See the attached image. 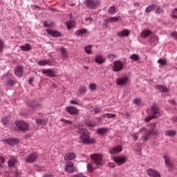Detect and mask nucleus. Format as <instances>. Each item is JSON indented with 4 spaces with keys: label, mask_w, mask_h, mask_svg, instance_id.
<instances>
[{
    "label": "nucleus",
    "mask_w": 177,
    "mask_h": 177,
    "mask_svg": "<svg viewBox=\"0 0 177 177\" xmlns=\"http://www.w3.org/2000/svg\"><path fill=\"white\" fill-rule=\"evenodd\" d=\"M156 8L157 5L156 4L149 5L146 8L145 12L150 13V12H153V10H154V9H156Z\"/></svg>",
    "instance_id": "obj_27"
},
{
    "label": "nucleus",
    "mask_w": 177,
    "mask_h": 177,
    "mask_svg": "<svg viewBox=\"0 0 177 177\" xmlns=\"http://www.w3.org/2000/svg\"><path fill=\"white\" fill-rule=\"evenodd\" d=\"M46 32L48 35H51V37H62V33L59 31L47 30Z\"/></svg>",
    "instance_id": "obj_21"
},
{
    "label": "nucleus",
    "mask_w": 177,
    "mask_h": 177,
    "mask_svg": "<svg viewBox=\"0 0 177 177\" xmlns=\"http://www.w3.org/2000/svg\"><path fill=\"white\" fill-rule=\"evenodd\" d=\"M86 125L87 127H91V128H93V127H95L96 126V123L93 122L92 121H87L86 122Z\"/></svg>",
    "instance_id": "obj_43"
},
{
    "label": "nucleus",
    "mask_w": 177,
    "mask_h": 177,
    "mask_svg": "<svg viewBox=\"0 0 177 177\" xmlns=\"http://www.w3.org/2000/svg\"><path fill=\"white\" fill-rule=\"evenodd\" d=\"M15 125H17V128H19V131H27L28 128H30V126L27 122L20 120L15 122Z\"/></svg>",
    "instance_id": "obj_7"
},
{
    "label": "nucleus",
    "mask_w": 177,
    "mask_h": 177,
    "mask_svg": "<svg viewBox=\"0 0 177 177\" xmlns=\"http://www.w3.org/2000/svg\"><path fill=\"white\" fill-rule=\"evenodd\" d=\"M61 55L63 59H67L68 57V54L67 53V49L64 47L60 48Z\"/></svg>",
    "instance_id": "obj_26"
},
{
    "label": "nucleus",
    "mask_w": 177,
    "mask_h": 177,
    "mask_svg": "<svg viewBox=\"0 0 177 177\" xmlns=\"http://www.w3.org/2000/svg\"><path fill=\"white\" fill-rule=\"evenodd\" d=\"M42 74H46L47 75H48V77H56V73L55 71V69L51 68V69H43L41 71Z\"/></svg>",
    "instance_id": "obj_12"
},
{
    "label": "nucleus",
    "mask_w": 177,
    "mask_h": 177,
    "mask_svg": "<svg viewBox=\"0 0 177 177\" xmlns=\"http://www.w3.org/2000/svg\"><path fill=\"white\" fill-rule=\"evenodd\" d=\"M38 158V153H32L29 154L25 159L26 162H35V161H37Z\"/></svg>",
    "instance_id": "obj_8"
},
{
    "label": "nucleus",
    "mask_w": 177,
    "mask_h": 177,
    "mask_svg": "<svg viewBox=\"0 0 177 177\" xmlns=\"http://www.w3.org/2000/svg\"><path fill=\"white\" fill-rule=\"evenodd\" d=\"M86 21H89V23H92L93 21V18L87 17L85 19Z\"/></svg>",
    "instance_id": "obj_54"
},
{
    "label": "nucleus",
    "mask_w": 177,
    "mask_h": 177,
    "mask_svg": "<svg viewBox=\"0 0 177 177\" xmlns=\"http://www.w3.org/2000/svg\"><path fill=\"white\" fill-rule=\"evenodd\" d=\"M2 142L9 145V146H15V145H17V143H19V140L17 138H6L3 140Z\"/></svg>",
    "instance_id": "obj_11"
},
{
    "label": "nucleus",
    "mask_w": 177,
    "mask_h": 177,
    "mask_svg": "<svg viewBox=\"0 0 177 177\" xmlns=\"http://www.w3.org/2000/svg\"><path fill=\"white\" fill-rule=\"evenodd\" d=\"M3 80H6L7 85H15V81L12 80V74L10 73L4 75L3 76Z\"/></svg>",
    "instance_id": "obj_9"
},
{
    "label": "nucleus",
    "mask_w": 177,
    "mask_h": 177,
    "mask_svg": "<svg viewBox=\"0 0 177 177\" xmlns=\"http://www.w3.org/2000/svg\"><path fill=\"white\" fill-rule=\"evenodd\" d=\"M115 10H116L115 6H111L108 9V13L109 15H114V13H115Z\"/></svg>",
    "instance_id": "obj_40"
},
{
    "label": "nucleus",
    "mask_w": 177,
    "mask_h": 177,
    "mask_svg": "<svg viewBox=\"0 0 177 177\" xmlns=\"http://www.w3.org/2000/svg\"><path fill=\"white\" fill-rule=\"evenodd\" d=\"M127 83H128V77H127L119 78L116 80L117 85H120L121 86L124 85H127Z\"/></svg>",
    "instance_id": "obj_18"
},
{
    "label": "nucleus",
    "mask_w": 177,
    "mask_h": 177,
    "mask_svg": "<svg viewBox=\"0 0 177 177\" xmlns=\"http://www.w3.org/2000/svg\"><path fill=\"white\" fill-rule=\"evenodd\" d=\"M95 62L97 63V64H103V63L106 62V58H104L103 55L98 54L95 57Z\"/></svg>",
    "instance_id": "obj_15"
},
{
    "label": "nucleus",
    "mask_w": 177,
    "mask_h": 177,
    "mask_svg": "<svg viewBox=\"0 0 177 177\" xmlns=\"http://www.w3.org/2000/svg\"><path fill=\"white\" fill-rule=\"evenodd\" d=\"M124 63L119 61V60H116L113 62V71H114L115 73H118L120 71H122V70H124Z\"/></svg>",
    "instance_id": "obj_5"
},
{
    "label": "nucleus",
    "mask_w": 177,
    "mask_h": 177,
    "mask_svg": "<svg viewBox=\"0 0 177 177\" xmlns=\"http://www.w3.org/2000/svg\"><path fill=\"white\" fill-rule=\"evenodd\" d=\"M34 110H39V109H42V105L37 104L36 106L33 107Z\"/></svg>",
    "instance_id": "obj_50"
},
{
    "label": "nucleus",
    "mask_w": 177,
    "mask_h": 177,
    "mask_svg": "<svg viewBox=\"0 0 177 177\" xmlns=\"http://www.w3.org/2000/svg\"><path fill=\"white\" fill-rule=\"evenodd\" d=\"M70 103L71 104H78L77 100H71Z\"/></svg>",
    "instance_id": "obj_60"
},
{
    "label": "nucleus",
    "mask_w": 177,
    "mask_h": 177,
    "mask_svg": "<svg viewBox=\"0 0 177 177\" xmlns=\"http://www.w3.org/2000/svg\"><path fill=\"white\" fill-rule=\"evenodd\" d=\"M122 151V147L120 145L113 147L112 149L109 151L110 154H118V153H120Z\"/></svg>",
    "instance_id": "obj_20"
},
{
    "label": "nucleus",
    "mask_w": 177,
    "mask_h": 177,
    "mask_svg": "<svg viewBox=\"0 0 177 177\" xmlns=\"http://www.w3.org/2000/svg\"><path fill=\"white\" fill-rule=\"evenodd\" d=\"M150 42L152 46L157 45V44L158 43V37H157V36L152 37L150 39Z\"/></svg>",
    "instance_id": "obj_31"
},
{
    "label": "nucleus",
    "mask_w": 177,
    "mask_h": 177,
    "mask_svg": "<svg viewBox=\"0 0 177 177\" xmlns=\"http://www.w3.org/2000/svg\"><path fill=\"white\" fill-rule=\"evenodd\" d=\"M108 59H109V60H113L114 57H115V55H113V54H109L107 56Z\"/></svg>",
    "instance_id": "obj_52"
},
{
    "label": "nucleus",
    "mask_w": 177,
    "mask_h": 177,
    "mask_svg": "<svg viewBox=\"0 0 177 177\" xmlns=\"http://www.w3.org/2000/svg\"><path fill=\"white\" fill-rule=\"evenodd\" d=\"M165 136H170L171 138H173L176 135V131L175 130H167L165 131Z\"/></svg>",
    "instance_id": "obj_25"
},
{
    "label": "nucleus",
    "mask_w": 177,
    "mask_h": 177,
    "mask_svg": "<svg viewBox=\"0 0 177 177\" xmlns=\"http://www.w3.org/2000/svg\"><path fill=\"white\" fill-rule=\"evenodd\" d=\"M86 31L88 30L85 28L79 29L76 31V35H82L86 33Z\"/></svg>",
    "instance_id": "obj_38"
},
{
    "label": "nucleus",
    "mask_w": 177,
    "mask_h": 177,
    "mask_svg": "<svg viewBox=\"0 0 177 177\" xmlns=\"http://www.w3.org/2000/svg\"><path fill=\"white\" fill-rule=\"evenodd\" d=\"M61 121H64V122H66V124H68V125H73V122L70 121V120H66L64 119H61Z\"/></svg>",
    "instance_id": "obj_51"
},
{
    "label": "nucleus",
    "mask_w": 177,
    "mask_h": 177,
    "mask_svg": "<svg viewBox=\"0 0 177 177\" xmlns=\"http://www.w3.org/2000/svg\"><path fill=\"white\" fill-rule=\"evenodd\" d=\"M156 89H158L160 92H168L169 89L166 86H155Z\"/></svg>",
    "instance_id": "obj_30"
},
{
    "label": "nucleus",
    "mask_w": 177,
    "mask_h": 177,
    "mask_svg": "<svg viewBox=\"0 0 177 177\" xmlns=\"http://www.w3.org/2000/svg\"><path fill=\"white\" fill-rule=\"evenodd\" d=\"M75 158V153L73 152H68L65 154L64 160V161H71Z\"/></svg>",
    "instance_id": "obj_14"
},
{
    "label": "nucleus",
    "mask_w": 177,
    "mask_h": 177,
    "mask_svg": "<svg viewBox=\"0 0 177 177\" xmlns=\"http://www.w3.org/2000/svg\"><path fill=\"white\" fill-rule=\"evenodd\" d=\"M91 158L93 164H95L97 167L103 166V156L100 153H93L91 155Z\"/></svg>",
    "instance_id": "obj_3"
},
{
    "label": "nucleus",
    "mask_w": 177,
    "mask_h": 177,
    "mask_svg": "<svg viewBox=\"0 0 177 177\" xmlns=\"http://www.w3.org/2000/svg\"><path fill=\"white\" fill-rule=\"evenodd\" d=\"M15 75L19 78L23 75V66H18L15 68Z\"/></svg>",
    "instance_id": "obj_22"
},
{
    "label": "nucleus",
    "mask_w": 177,
    "mask_h": 177,
    "mask_svg": "<svg viewBox=\"0 0 177 177\" xmlns=\"http://www.w3.org/2000/svg\"><path fill=\"white\" fill-rule=\"evenodd\" d=\"M165 162L166 165L169 167V168H172V162H171V158H168V156H164Z\"/></svg>",
    "instance_id": "obj_33"
},
{
    "label": "nucleus",
    "mask_w": 177,
    "mask_h": 177,
    "mask_svg": "<svg viewBox=\"0 0 177 177\" xmlns=\"http://www.w3.org/2000/svg\"><path fill=\"white\" fill-rule=\"evenodd\" d=\"M102 117L104 118H115V114L104 113Z\"/></svg>",
    "instance_id": "obj_41"
},
{
    "label": "nucleus",
    "mask_w": 177,
    "mask_h": 177,
    "mask_svg": "<svg viewBox=\"0 0 177 177\" xmlns=\"http://www.w3.org/2000/svg\"><path fill=\"white\" fill-rule=\"evenodd\" d=\"M133 103H135L136 106H140V104H142V100L139 98H135Z\"/></svg>",
    "instance_id": "obj_44"
},
{
    "label": "nucleus",
    "mask_w": 177,
    "mask_h": 177,
    "mask_svg": "<svg viewBox=\"0 0 177 177\" xmlns=\"http://www.w3.org/2000/svg\"><path fill=\"white\" fill-rule=\"evenodd\" d=\"M43 24L44 27H50V26H52V24H49L48 21H44Z\"/></svg>",
    "instance_id": "obj_55"
},
{
    "label": "nucleus",
    "mask_w": 177,
    "mask_h": 177,
    "mask_svg": "<svg viewBox=\"0 0 177 177\" xmlns=\"http://www.w3.org/2000/svg\"><path fill=\"white\" fill-rule=\"evenodd\" d=\"M85 3L88 9H96L100 5V0H86Z\"/></svg>",
    "instance_id": "obj_4"
},
{
    "label": "nucleus",
    "mask_w": 177,
    "mask_h": 177,
    "mask_svg": "<svg viewBox=\"0 0 177 177\" xmlns=\"http://www.w3.org/2000/svg\"><path fill=\"white\" fill-rule=\"evenodd\" d=\"M130 59L133 60V62H138V60L140 59L139 56L137 54H132L130 56Z\"/></svg>",
    "instance_id": "obj_39"
},
{
    "label": "nucleus",
    "mask_w": 177,
    "mask_h": 177,
    "mask_svg": "<svg viewBox=\"0 0 177 177\" xmlns=\"http://www.w3.org/2000/svg\"><path fill=\"white\" fill-rule=\"evenodd\" d=\"M149 132H150L151 135H152V136L158 135V131L157 130L151 129V130H149Z\"/></svg>",
    "instance_id": "obj_49"
},
{
    "label": "nucleus",
    "mask_w": 177,
    "mask_h": 177,
    "mask_svg": "<svg viewBox=\"0 0 177 177\" xmlns=\"http://www.w3.org/2000/svg\"><path fill=\"white\" fill-rule=\"evenodd\" d=\"M94 170H95V168L93 167L92 164L88 163L87 164V171H88V172H90L91 174L92 172H93Z\"/></svg>",
    "instance_id": "obj_42"
},
{
    "label": "nucleus",
    "mask_w": 177,
    "mask_h": 177,
    "mask_svg": "<svg viewBox=\"0 0 177 177\" xmlns=\"http://www.w3.org/2000/svg\"><path fill=\"white\" fill-rule=\"evenodd\" d=\"M134 6H136V8H139V6H140L139 3L138 2L134 3Z\"/></svg>",
    "instance_id": "obj_63"
},
{
    "label": "nucleus",
    "mask_w": 177,
    "mask_h": 177,
    "mask_svg": "<svg viewBox=\"0 0 177 177\" xmlns=\"http://www.w3.org/2000/svg\"><path fill=\"white\" fill-rule=\"evenodd\" d=\"M109 131V129L107 128H100L97 129V132L99 133V135H105Z\"/></svg>",
    "instance_id": "obj_29"
},
{
    "label": "nucleus",
    "mask_w": 177,
    "mask_h": 177,
    "mask_svg": "<svg viewBox=\"0 0 177 177\" xmlns=\"http://www.w3.org/2000/svg\"><path fill=\"white\" fill-rule=\"evenodd\" d=\"M170 17H171V19H177L176 13L171 12V15H170Z\"/></svg>",
    "instance_id": "obj_57"
},
{
    "label": "nucleus",
    "mask_w": 177,
    "mask_h": 177,
    "mask_svg": "<svg viewBox=\"0 0 177 177\" xmlns=\"http://www.w3.org/2000/svg\"><path fill=\"white\" fill-rule=\"evenodd\" d=\"M129 35V30L124 29L119 32H118V37H128Z\"/></svg>",
    "instance_id": "obj_28"
},
{
    "label": "nucleus",
    "mask_w": 177,
    "mask_h": 177,
    "mask_svg": "<svg viewBox=\"0 0 177 177\" xmlns=\"http://www.w3.org/2000/svg\"><path fill=\"white\" fill-rule=\"evenodd\" d=\"M114 161L115 162H116V164H118L119 165H122V164H124L127 161V158L118 156L114 158Z\"/></svg>",
    "instance_id": "obj_19"
},
{
    "label": "nucleus",
    "mask_w": 177,
    "mask_h": 177,
    "mask_svg": "<svg viewBox=\"0 0 177 177\" xmlns=\"http://www.w3.org/2000/svg\"><path fill=\"white\" fill-rule=\"evenodd\" d=\"M118 20H120V17H111L104 20V26H105V27H107L109 26V24L115 23V21H118Z\"/></svg>",
    "instance_id": "obj_10"
},
{
    "label": "nucleus",
    "mask_w": 177,
    "mask_h": 177,
    "mask_svg": "<svg viewBox=\"0 0 177 177\" xmlns=\"http://www.w3.org/2000/svg\"><path fill=\"white\" fill-rule=\"evenodd\" d=\"M38 66H53V62L50 59L37 61Z\"/></svg>",
    "instance_id": "obj_16"
},
{
    "label": "nucleus",
    "mask_w": 177,
    "mask_h": 177,
    "mask_svg": "<svg viewBox=\"0 0 177 177\" xmlns=\"http://www.w3.org/2000/svg\"><path fill=\"white\" fill-rule=\"evenodd\" d=\"M150 136H151L150 130H147L145 131V135L141 138V140H143L144 142H147V140H149V139L150 138Z\"/></svg>",
    "instance_id": "obj_23"
},
{
    "label": "nucleus",
    "mask_w": 177,
    "mask_h": 177,
    "mask_svg": "<svg viewBox=\"0 0 177 177\" xmlns=\"http://www.w3.org/2000/svg\"><path fill=\"white\" fill-rule=\"evenodd\" d=\"M0 161L1 162L3 163L5 162V158L2 157V156H0Z\"/></svg>",
    "instance_id": "obj_62"
},
{
    "label": "nucleus",
    "mask_w": 177,
    "mask_h": 177,
    "mask_svg": "<svg viewBox=\"0 0 177 177\" xmlns=\"http://www.w3.org/2000/svg\"><path fill=\"white\" fill-rule=\"evenodd\" d=\"M2 50H3V41L0 39V52H2Z\"/></svg>",
    "instance_id": "obj_53"
},
{
    "label": "nucleus",
    "mask_w": 177,
    "mask_h": 177,
    "mask_svg": "<svg viewBox=\"0 0 177 177\" xmlns=\"http://www.w3.org/2000/svg\"><path fill=\"white\" fill-rule=\"evenodd\" d=\"M66 24L68 30H71V28H73V27L75 26V22H74V21L73 20H70V21H68L66 23Z\"/></svg>",
    "instance_id": "obj_32"
},
{
    "label": "nucleus",
    "mask_w": 177,
    "mask_h": 177,
    "mask_svg": "<svg viewBox=\"0 0 177 177\" xmlns=\"http://www.w3.org/2000/svg\"><path fill=\"white\" fill-rule=\"evenodd\" d=\"M64 171L65 172H68V174L74 173L75 171V166L74 165V162L72 161H66Z\"/></svg>",
    "instance_id": "obj_6"
},
{
    "label": "nucleus",
    "mask_w": 177,
    "mask_h": 177,
    "mask_svg": "<svg viewBox=\"0 0 177 177\" xmlns=\"http://www.w3.org/2000/svg\"><path fill=\"white\" fill-rule=\"evenodd\" d=\"M78 92H79V93H80V95L86 93V86H80L78 89Z\"/></svg>",
    "instance_id": "obj_37"
},
{
    "label": "nucleus",
    "mask_w": 177,
    "mask_h": 177,
    "mask_svg": "<svg viewBox=\"0 0 177 177\" xmlns=\"http://www.w3.org/2000/svg\"><path fill=\"white\" fill-rule=\"evenodd\" d=\"M93 111L95 114H97V113H100V109H99V108H95L93 109Z\"/></svg>",
    "instance_id": "obj_56"
},
{
    "label": "nucleus",
    "mask_w": 177,
    "mask_h": 177,
    "mask_svg": "<svg viewBox=\"0 0 177 177\" xmlns=\"http://www.w3.org/2000/svg\"><path fill=\"white\" fill-rule=\"evenodd\" d=\"M151 116H148L145 118V121H146V122H149V121H151L153 118H156V117H158V115H160V109L158 108V106L156 104H153L151 106Z\"/></svg>",
    "instance_id": "obj_2"
},
{
    "label": "nucleus",
    "mask_w": 177,
    "mask_h": 177,
    "mask_svg": "<svg viewBox=\"0 0 177 177\" xmlns=\"http://www.w3.org/2000/svg\"><path fill=\"white\" fill-rule=\"evenodd\" d=\"M82 174H74L72 176V177H82Z\"/></svg>",
    "instance_id": "obj_61"
},
{
    "label": "nucleus",
    "mask_w": 177,
    "mask_h": 177,
    "mask_svg": "<svg viewBox=\"0 0 177 177\" xmlns=\"http://www.w3.org/2000/svg\"><path fill=\"white\" fill-rule=\"evenodd\" d=\"M37 124H38L39 125H44L45 124V121L41 120V119H37L36 120Z\"/></svg>",
    "instance_id": "obj_47"
},
{
    "label": "nucleus",
    "mask_w": 177,
    "mask_h": 177,
    "mask_svg": "<svg viewBox=\"0 0 177 177\" xmlns=\"http://www.w3.org/2000/svg\"><path fill=\"white\" fill-rule=\"evenodd\" d=\"M161 12H162V9H161L160 7H158L156 10V13H161Z\"/></svg>",
    "instance_id": "obj_58"
},
{
    "label": "nucleus",
    "mask_w": 177,
    "mask_h": 177,
    "mask_svg": "<svg viewBox=\"0 0 177 177\" xmlns=\"http://www.w3.org/2000/svg\"><path fill=\"white\" fill-rule=\"evenodd\" d=\"M109 165L111 168H115V164H114L113 162H109Z\"/></svg>",
    "instance_id": "obj_59"
},
{
    "label": "nucleus",
    "mask_w": 177,
    "mask_h": 177,
    "mask_svg": "<svg viewBox=\"0 0 177 177\" xmlns=\"http://www.w3.org/2000/svg\"><path fill=\"white\" fill-rule=\"evenodd\" d=\"M150 34H151V31L150 30H143L140 36L142 38H147V37H149V35H150Z\"/></svg>",
    "instance_id": "obj_35"
},
{
    "label": "nucleus",
    "mask_w": 177,
    "mask_h": 177,
    "mask_svg": "<svg viewBox=\"0 0 177 177\" xmlns=\"http://www.w3.org/2000/svg\"><path fill=\"white\" fill-rule=\"evenodd\" d=\"M17 162V159L15 156H12L10 160H8V167L12 168V167H14L15 165Z\"/></svg>",
    "instance_id": "obj_24"
},
{
    "label": "nucleus",
    "mask_w": 177,
    "mask_h": 177,
    "mask_svg": "<svg viewBox=\"0 0 177 177\" xmlns=\"http://www.w3.org/2000/svg\"><path fill=\"white\" fill-rule=\"evenodd\" d=\"M9 121V118L5 117L4 118L2 119V123L3 125H6Z\"/></svg>",
    "instance_id": "obj_48"
},
{
    "label": "nucleus",
    "mask_w": 177,
    "mask_h": 177,
    "mask_svg": "<svg viewBox=\"0 0 177 177\" xmlns=\"http://www.w3.org/2000/svg\"><path fill=\"white\" fill-rule=\"evenodd\" d=\"M147 173L148 174L149 176L151 177H161V175L158 171H157V170L149 169L147 170Z\"/></svg>",
    "instance_id": "obj_13"
},
{
    "label": "nucleus",
    "mask_w": 177,
    "mask_h": 177,
    "mask_svg": "<svg viewBox=\"0 0 177 177\" xmlns=\"http://www.w3.org/2000/svg\"><path fill=\"white\" fill-rule=\"evenodd\" d=\"M67 113L71 114L72 115H77L78 114V109L73 106H68L66 108Z\"/></svg>",
    "instance_id": "obj_17"
},
{
    "label": "nucleus",
    "mask_w": 177,
    "mask_h": 177,
    "mask_svg": "<svg viewBox=\"0 0 177 177\" xmlns=\"http://www.w3.org/2000/svg\"><path fill=\"white\" fill-rule=\"evenodd\" d=\"M88 88L91 91H95V89H96V84H90L89 86H88Z\"/></svg>",
    "instance_id": "obj_46"
},
{
    "label": "nucleus",
    "mask_w": 177,
    "mask_h": 177,
    "mask_svg": "<svg viewBox=\"0 0 177 177\" xmlns=\"http://www.w3.org/2000/svg\"><path fill=\"white\" fill-rule=\"evenodd\" d=\"M78 132L80 133V142L84 143L85 145H91V143H95V140L89 138V132L85 129H79Z\"/></svg>",
    "instance_id": "obj_1"
},
{
    "label": "nucleus",
    "mask_w": 177,
    "mask_h": 177,
    "mask_svg": "<svg viewBox=\"0 0 177 177\" xmlns=\"http://www.w3.org/2000/svg\"><path fill=\"white\" fill-rule=\"evenodd\" d=\"M92 46L91 45H88L84 47V51L86 52V53H87V55H91L92 53Z\"/></svg>",
    "instance_id": "obj_36"
},
{
    "label": "nucleus",
    "mask_w": 177,
    "mask_h": 177,
    "mask_svg": "<svg viewBox=\"0 0 177 177\" xmlns=\"http://www.w3.org/2000/svg\"><path fill=\"white\" fill-rule=\"evenodd\" d=\"M20 49L21 50H24V52H28V50L31 49V46L28 44H26L24 46H21Z\"/></svg>",
    "instance_id": "obj_34"
},
{
    "label": "nucleus",
    "mask_w": 177,
    "mask_h": 177,
    "mask_svg": "<svg viewBox=\"0 0 177 177\" xmlns=\"http://www.w3.org/2000/svg\"><path fill=\"white\" fill-rule=\"evenodd\" d=\"M158 63H159V64H160V66H165V64H167V60L162 59H159L158 60Z\"/></svg>",
    "instance_id": "obj_45"
},
{
    "label": "nucleus",
    "mask_w": 177,
    "mask_h": 177,
    "mask_svg": "<svg viewBox=\"0 0 177 177\" xmlns=\"http://www.w3.org/2000/svg\"><path fill=\"white\" fill-rule=\"evenodd\" d=\"M171 13H177V8H175L171 11Z\"/></svg>",
    "instance_id": "obj_64"
}]
</instances>
